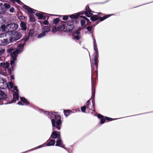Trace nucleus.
<instances>
[{"instance_id": "obj_1", "label": "nucleus", "mask_w": 153, "mask_h": 153, "mask_svg": "<svg viewBox=\"0 0 153 153\" xmlns=\"http://www.w3.org/2000/svg\"><path fill=\"white\" fill-rule=\"evenodd\" d=\"M49 116L51 120V123L53 127V129L55 128L58 130H60L62 124L61 117L59 115H56L54 114L50 113L49 114Z\"/></svg>"}, {"instance_id": "obj_2", "label": "nucleus", "mask_w": 153, "mask_h": 153, "mask_svg": "<svg viewBox=\"0 0 153 153\" xmlns=\"http://www.w3.org/2000/svg\"><path fill=\"white\" fill-rule=\"evenodd\" d=\"M82 15L80 14H78V18H77V19H80L81 25V27H78L77 28V40L81 38V36L79 35L80 33V31L81 30L83 29L84 27L88 24V22L89 21V19L85 16L80 15Z\"/></svg>"}, {"instance_id": "obj_3", "label": "nucleus", "mask_w": 153, "mask_h": 153, "mask_svg": "<svg viewBox=\"0 0 153 153\" xmlns=\"http://www.w3.org/2000/svg\"><path fill=\"white\" fill-rule=\"evenodd\" d=\"M88 5L85 7V11H81L77 13V18H78V14H84L88 17H91L90 19L93 21H96L99 19V16L97 15H93ZM94 13V12L92 11Z\"/></svg>"}, {"instance_id": "obj_4", "label": "nucleus", "mask_w": 153, "mask_h": 153, "mask_svg": "<svg viewBox=\"0 0 153 153\" xmlns=\"http://www.w3.org/2000/svg\"><path fill=\"white\" fill-rule=\"evenodd\" d=\"M1 44L2 45H6L11 42L9 35L6 34L0 35Z\"/></svg>"}, {"instance_id": "obj_5", "label": "nucleus", "mask_w": 153, "mask_h": 153, "mask_svg": "<svg viewBox=\"0 0 153 153\" xmlns=\"http://www.w3.org/2000/svg\"><path fill=\"white\" fill-rule=\"evenodd\" d=\"M24 46V43L22 44H20L18 49L10 54V56L13 60L15 61L16 59L17 55L21 53Z\"/></svg>"}, {"instance_id": "obj_6", "label": "nucleus", "mask_w": 153, "mask_h": 153, "mask_svg": "<svg viewBox=\"0 0 153 153\" xmlns=\"http://www.w3.org/2000/svg\"><path fill=\"white\" fill-rule=\"evenodd\" d=\"M24 7L30 13H34L38 17V19H40L42 18L44 19H45V17H44L43 14L42 13H36V10L30 8L25 5L24 6Z\"/></svg>"}, {"instance_id": "obj_7", "label": "nucleus", "mask_w": 153, "mask_h": 153, "mask_svg": "<svg viewBox=\"0 0 153 153\" xmlns=\"http://www.w3.org/2000/svg\"><path fill=\"white\" fill-rule=\"evenodd\" d=\"M22 36L21 34L18 32H13L10 38L11 42L16 41L19 39Z\"/></svg>"}, {"instance_id": "obj_8", "label": "nucleus", "mask_w": 153, "mask_h": 153, "mask_svg": "<svg viewBox=\"0 0 153 153\" xmlns=\"http://www.w3.org/2000/svg\"><path fill=\"white\" fill-rule=\"evenodd\" d=\"M18 27V25L15 23L9 24L6 25V28L9 31L16 30Z\"/></svg>"}, {"instance_id": "obj_9", "label": "nucleus", "mask_w": 153, "mask_h": 153, "mask_svg": "<svg viewBox=\"0 0 153 153\" xmlns=\"http://www.w3.org/2000/svg\"><path fill=\"white\" fill-rule=\"evenodd\" d=\"M74 23L72 20L69 21L67 24V26L66 27V30L69 31L72 30L74 28Z\"/></svg>"}, {"instance_id": "obj_10", "label": "nucleus", "mask_w": 153, "mask_h": 153, "mask_svg": "<svg viewBox=\"0 0 153 153\" xmlns=\"http://www.w3.org/2000/svg\"><path fill=\"white\" fill-rule=\"evenodd\" d=\"M7 86V83L5 80L0 78V88L4 89Z\"/></svg>"}, {"instance_id": "obj_11", "label": "nucleus", "mask_w": 153, "mask_h": 153, "mask_svg": "<svg viewBox=\"0 0 153 153\" xmlns=\"http://www.w3.org/2000/svg\"><path fill=\"white\" fill-rule=\"evenodd\" d=\"M51 138L55 139L57 138L58 139L61 137L60 133H58L56 131H54L53 132L51 136Z\"/></svg>"}, {"instance_id": "obj_12", "label": "nucleus", "mask_w": 153, "mask_h": 153, "mask_svg": "<svg viewBox=\"0 0 153 153\" xmlns=\"http://www.w3.org/2000/svg\"><path fill=\"white\" fill-rule=\"evenodd\" d=\"M93 45L94 50L95 51L96 55L95 56H97V57L98 56V51L97 49V46L96 42V40L95 38H93Z\"/></svg>"}, {"instance_id": "obj_13", "label": "nucleus", "mask_w": 153, "mask_h": 153, "mask_svg": "<svg viewBox=\"0 0 153 153\" xmlns=\"http://www.w3.org/2000/svg\"><path fill=\"white\" fill-rule=\"evenodd\" d=\"M97 117L100 119V123L101 124L104 123L105 121L106 118L105 117L100 114H97Z\"/></svg>"}, {"instance_id": "obj_14", "label": "nucleus", "mask_w": 153, "mask_h": 153, "mask_svg": "<svg viewBox=\"0 0 153 153\" xmlns=\"http://www.w3.org/2000/svg\"><path fill=\"white\" fill-rule=\"evenodd\" d=\"M58 140L56 141V146H60L62 147H64V145L62 144L61 138L60 137L59 138L57 139Z\"/></svg>"}, {"instance_id": "obj_15", "label": "nucleus", "mask_w": 153, "mask_h": 153, "mask_svg": "<svg viewBox=\"0 0 153 153\" xmlns=\"http://www.w3.org/2000/svg\"><path fill=\"white\" fill-rule=\"evenodd\" d=\"M92 76H91V86H92V96L94 97L95 95V88L94 85L93 84V82L92 80Z\"/></svg>"}, {"instance_id": "obj_16", "label": "nucleus", "mask_w": 153, "mask_h": 153, "mask_svg": "<svg viewBox=\"0 0 153 153\" xmlns=\"http://www.w3.org/2000/svg\"><path fill=\"white\" fill-rule=\"evenodd\" d=\"M1 66L3 68H7L9 66V63L6 62H1L0 63Z\"/></svg>"}, {"instance_id": "obj_17", "label": "nucleus", "mask_w": 153, "mask_h": 153, "mask_svg": "<svg viewBox=\"0 0 153 153\" xmlns=\"http://www.w3.org/2000/svg\"><path fill=\"white\" fill-rule=\"evenodd\" d=\"M98 59L97 56H95V58L94 60L92 61L93 64L96 66L97 68L98 66Z\"/></svg>"}, {"instance_id": "obj_18", "label": "nucleus", "mask_w": 153, "mask_h": 153, "mask_svg": "<svg viewBox=\"0 0 153 153\" xmlns=\"http://www.w3.org/2000/svg\"><path fill=\"white\" fill-rule=\"evenodd\" d=\"M55 143V141L54 140H51L47 144V146H53Z\"/></svg>"}, {"instance_id": "obj_19", "label": "nucleus", "mask_w": 153, "mask_h": 153, "mask_svg": "<svg viewBox=\"0 0 153 153\" xmlns=\"http://www.w3.org/2000/svg\"><path fill=\"white\" fill-rule=\"evenodd\" d=\"M6 97V95L2 91L0 90V100L5 98Z\"/></svg>"}, {"instance_id": "obj_20", "label": "nucleus", "mask_w": 153, "mask_h": 153, "mask_svg": "<svg viewBox=\"0 0 153 153\" xmlns=\"http://www.w3.org/2000/svg\"><path fill=\"white\" fill-rule=\"evenodd\" d=\"M112 15H108L103 17H100V22H102L105 19L107 18H108L111 16Z\"/></svg>"}, {"instance_id": "obj_21", "label": "nucleus", "mask_w": 153, "mask_h": 153, "mask_svg": "<svg viewBox=\"0 0 153 153\" xmlns=\"http://www.w3.org/2000/svg\"><path fill=\"white\" fill-rule=\"evenodd\" d=\"M21 26L22 30H25L27 29L26 24L23 22L21 23Z\"/></svg>"}, {"instance_id": "obj_22", "label": "nucleus", "mask_w": 153, "mask_h": 153, "mask_svg": "<svg viewBox=\"0 0 153 153\" xmlns=\"http://www.w3.org/2000/svg\"><path fill=\"white\" fill-rule=\"evenodd\" d=\"M13 100L15 101H16V100H19V95L18 93H15V94H13Z\"/></svg>"}, {"instance_id": "obj_23", "label": "nucleus", "mask_w": 153, "mask_h": 153, "mask_svg": "<svg viewBox=\"0 0 153 153\" xmlns=\"http://www.w3.org/2000/svg\"><path fill=\"white\" fill-rule=\"evenodd\" d=\"M29 16L30 21L31 22H34L35 21L34 16L33 14H30Z\"/></svg>"}, {"instance_id": "obj_24", "label": "nucleus", "mask_w": 153, "mask_h": 153, "mask_svg": "<svg viewBox=\"0 0 153 153\" xmlns=\"http://www.w3.org/2000/svg\"><path fill=\"white\" fill-rule=\"evenodd\" d=\"M15 49V48L13 46L9 47L8 48L7 51L9 53H11L13 51H14Z\"/></svg>"}, {"instance_id": "obj_25", "label": "nucleus", "mask_w": 153, "mask_h": 153, "mask_svg": "<svg viewBox=\"0 0 153 153\" xmlns=\"http://www.w3.org/2000/svg\"><path fill=\"white\" fill-rule=\"evenodd\" d=\"M59 30H60L59 27H55L53 28L52 30L53 33H55Z\"/></svg>"}, {"instance_id": "obj_26", "label": "nucleus", "mask_w": 153, "mask_h": 153, "mask_svg": "<svg viewBox=\"0 0 153 153\" xmlns=\"http://www.w3.org/2000/svg\"><path fill=\"white\" fill-rule=\"evenodd\" d=\"M7 87H8L9 88H13V84L12 82H10L7 85Z\"/></svg>"}, {"instance_id": "obj_27", "label": "nucleus", "mask_w": 153, "mask_h": 153, "mask_svg": "<svg viewBox=\"0 0 153 153\" xmlns=\"http://www.w3.org/2000/svg\"><path fill=\"white\" fill-rule=\"evenodd\" d=\"M21 100L23 102H24L26 103L27 104H29V103H28V102L27 101L26 99H25V98L24 97H20Z\"/></svg>"}, {"instance_id": "obj_28", "label": "nucleus", "mask_w": 153, "mask_h": 153, "mask_svg": "<svg viewBox=\"0 0 153 153\" xmlns=\"http://www.w3.org/2000/svg\"><path fill=\"white\" fill-rule=\"evenodd\" d=\"M70 111L69 110H65L64 111L65 115L67 116L69 114Z\"/></svg>"}, {"instance_id": "obj_29", "label": "nucleus", "mask_w": 153, "mask_h": 153, "mask_svg": "<svg viewBox=\"0 0 153 153\" xmlns=\"http://www.w3.org/2000/svg\"><path fill=\"white\" fill-rule=\"evenodd\" d=\"M5 51V49L4 48H0V56L3 54Z\"/></svg>"}, {"instance_id": "obj_30", "label": "nucleus", "mask_w": 153, "mask_h": 153, "mask_svg": "<svg viewBox=\"0 0 153 153\" xmlns=\"http://www.w3.org/2000/svg\"><path fill=\"white\" fill-rule=\"evenodd\" d=\"M45 35V32H43L39 34L38 36H37V37L38 38H40L42 37H43Z\"/></svg>"}, {"instance_id": "obj_31", "label": "nucleus", "mask_w": 153, "mask_h": 153, "mask_svg": "<svg viewBox=\"0 0 153 153\" xmlns=\"http://www.w3.org/2000/svg\"><path fill=\"white\" fill-rule=\"evenodd\" d=\"M59 27L60 28V30H63L65 28L66 25L65 24H63L61 26Z\"/></svg>"}, {"instance_id": "obj_32", "label": "nucleus", "mask_w": 153, "mask_h": 153, "mask_svg": "<svg viewBox=\"0 0 153 153\" xmlns=\"http://www.w3.org/2000/svg\"><path fill=\"white\" fill-rule=\"evenodd\" d=\"M4 6L6 9H9L10 7V5L8 3H5L4 4Z\"/></svg>"}, {"instance_id": "obj_33", "label": "nucleus", "mask_w": 153, "mask_h": 153, "mask_svg": "<svg viewBox=\"0 0 153 153\" xmlns=\"http://www.w3.org/2000/svg\"><path fill=\"white\" fill-rule=\"evenodd\" d=\"M43 29L44 30V32L46 33L49 32L50 30V29L46 27H44Z\"/></svg>"}, {"instance_id": "obj_34", "label": "nucleus", "mask_w": 153, "mask_h": 153, "mask_svg": "<svg viewBox=\"0 0 153 153\" xmlns=\"http://www.w3.org/2000/svg\"><path fill=\"white\" fill-rule=\"evenodd\" d=\"M92 27V26H88L87 28V30H88V31L91 33H92V32L91 31Z\"/></svg>"}, {"instance_id": "obj_35", "label": "nucleus", "mask_w": 153, "mask_h": 153, "mask_svg": "<svg viewBox=\"0 0 153 153\" xmlns=\"http://www.w3.org/2000/svg\"><path fill=\"white\" fill-rule=\"evenodd\" d=\"M87 108L85 106H84L81 107V110L83 112L85 113V110Z\"/></svg>"}, {"instance_id": "obj_36", "label": "nucleus", "mask_w": 153, "mask_h": 153, "mask_svg": "<svg viewBox=\"0 0 153 153\" xmlns=\"http://www.w3.org/2000/svg\"><path fill=\"white\" fill-rule=\"evenodd\" d=\"M59 18H56L54 20L53 23L55 24H57L59 21Z\"/></svg>"}, {"instance_id": "obj_37", "label": "nucleus", "mask_w": 153, "mask_h": 153, "mask_svg": "<svg viewBox=\"0 0 153 153\" xmlns=\"http://www.w3.org/2000/svg\"><path fill=\"white\" fill-rule=\"evenodd\" d=\"M76 32L72 34V36H73V38L74 39H76Z\"/></svg>"}, {"instance_id": "obj_38", "label": "nucleus", "mask_w": 153, "mask_h": 153, "mask_svg": "<svg viewBox=\"0 0 153 153\" xmlns=\"http://www.w3.org/2000/svg\"><path fill=\"white\" fill-rule=\"evenodd\" d=\"M90 103V100H88L86 103V107L87 108H89V106Z\"/></svg>"}, {"instance_id": "obj_39", "label": "nucleus", "mask_w": 153, "mask_h": 153, "mask_svg": "<svg viewBox=\"0 0 153 153\" xmlns=\"http://www.w3.org/2000/svg\"><path fill=\"white\" fill-rule=\"evenodd\" d=\"M70 17L71 19H76V16L75 15H72L70 16Z\"/></svg>"}, {"instance_id": "obj_40", "label": "nucleus", "mask_w": 153, "mask_h": 153, "mask_svg": "<svg viewBox=\"0 0 153 153\" xmlns=\"http://www.w3.org/2000/svg\"><path fill=\"white\" fill-rule=\"evenodd\" d=\"M105 118L106 120H107L108 121H111L113 120V119L111 118H109V117H105Z\"/></svg>"}, {"instance_id": "obj_41", "label": "nucleus", "mask_w": 153, "mask_h": 153, "mask_svg": "<svg viewBox=\"0 0 153 153\" xmlns=\"http://www.w3.org/2000/svg\"><path fill=\"white\" fill-rule=\"evenodd\" d=\"M14 60H11L10 62V65L13 67L14 66Z\"/></svg>"}, {"instance_id": "obj_42", "label": "nucleus", "mask_w": 153, "mask_h": 153, "mask_svg": "<svg viewBox=\"0 0 153 153\" xmlns=\"http://www.w3.org/2000/svg\"><path fill=\"white\" fill-rule=\"evenodd\" d=\"M68 17L67 16H63V19L64 20H67Z\"/></svg>"}, {"instance_id": "obj_43", "label": "nucleus", "mask_w": 153, "mask_h": 153, "mask_svg": "<svg viewBox=\"0 0 153 153\" xmlns=\"http://www.w3.org/2000/svg\"><path fill=\"white\" fill-rule=\"evenodd\" d=\"M14 9L13 7H11L10 9V11L11 13H13L14 11Z\"/></svg>"}, {"instance_id": "obj_44", "label": "nucleus", "mask_w": 153, "mask_h": 153, "mask_svg": "<svg viewBox=\"0 0 153 153\" xmlns=\"http://www.w3.org/2000/svg\"><path fill=\"white\" fill-rule=\"evenodd\" d=\"M1 28L2 29H5V30H7V29L6 28V26H5L4 25H1Z\"/></svg>"}, {"instance_id": "obj_45", "label": "nucleus", "mask_w": 153, "mask_h": 153, "mask_svg": "<svg viewBox=\"0 0 153 153\" xmlns=\"http://www.w3.org/2000/svg\"><path fill=\"white\" fill-rule=\"evenodd\" d=\"M14 89L16 91V92H15L16 93H18V89L17 88V87L16 86H15L14 88Z\"/></svg>"}, {"instance_id": "obj_46", "label": "nucleus", "mask_w": 153, "mask_h": 153, "mask_svg": "<svg viewBox=\"0 0 153 153\" xmlns=\"http://www.w3.org/2000/svg\"><path fill=\"white\" fill-rule=\"evenodd\" d=\"M30 33L31 34V35H32L34 33V32L33 30H30Z\"/></svg>"}, {"instance_id": "obj_47", "label": "nucleus", "mask_w": 153, "mask_h": 153, "mask_svg": "<svg viewBox=\"0 0 153 153\" xmlns=\"http://www.w3.org/2000/svg\"><path fill=\"white\" fill-rule=\"evenodd\" d=\"M43 23L45 25H47L48 24V22L47 21H44L43 22Z\"/></svg>"}, {"instance_id": "obj_48", "label": "nucleus", "mask_w": 153, "mask_h": 153, "mask_svg": "<svg viewBox=\"0 0 153 153\" xmlns=\"http://www.w3.org/2000/svg\"><path fill=\"white\" fill-rule=\"evenodd\" d=\"M8 71L9 75H10L11 73V70L10 69H8Z\"/></svg>"}, {"instance_id": "obj_49", "label": "nucleus", "mask_w": 153, "mask_h": 153, "mask_svg": "<svg viewBox=\"0 0 153 153\" xmlns=\"http://www.w3.org/2000/svg\"><path fill=\"white\" fill-rule=\"evenodd\" d=\"M18 104L20 105H23V104H22L21 102H18Z\"/></svg>"}, {"instance_id": "obj_50", "label": "nucleus", "mask_w": 153, "mask_h": 153, "mask_svg": "<svg viewBox=\"0 0 153 153\" xmlns=\"http://www.w3.org/2000/svg\"><path fill=\"white\" fill-rule=\"evenodd\" d=\"M16 1L17 2H18L19 4H20V2H21L19 0H16Z\"/></svg>"}, {"instance_id": "obj_51", "label": "nucleus", "mask_w": 153, "mask_h": 153, "mask_svg": "<svg viewBox=\"0 0 153 153\" xmlns=\"http://www.w3.org/2000/svg\"><path fill=\"white\" fill-rule=\"evenodd\" d=\"M11 79H14V76H11Z\"/></svg>"}, {"instance_id": "obj_52", "label": "nucleus", "mask_w": 153, "mask_h": 153, "mask_svg": "<svg viewBox=\"0 0 153 153\" xmlns=\"http://www.w3.org/2000/svg\"><path fill=\"white\" fill-rule=\"evenodd\" d=\"M12 1H14L15 0H10Z\"/></svg>"}, {"instance_id": "obj_53", "label": "nucleus", "mask_w": 153, "mask_h": 153, "mask_svg": "<svg viewBox=\"0 0 153 153\" xmlns=\"http://www.w3.org/2000/svg\"><path fill=\"white\" fill-rule=\"evenodd\" d=\"M0 1H4V0H0Z\"/></svg>"}, {"instance_id": "obj_54", "label": "nucleus", "mask_w": 153, "mask_h": 153, "mask_svg": "<svg viewBox=\"0 0 153 153\" xmlns=\"http://www.w3.org/2000/svg\"><path fill=\"white\" fill-rule=\"evenodd\" d=\"M99 23V22H98L95 25H97V24H98Z\"/></svg>"}, {"instance_id": "obj_55", "label": "nucleus", "mask_w": 153, "mask_h": 153, "mask_svg": "<svg viewBox=\"0 0 153 153\" xmlns=\"http://www.w3.org/2000/svg\"><path fill=\"white\" fill-rule=\"evenodd\" d=\"M93 81V84H94V81Z\"/></svg>"}, {"instance_id": "obj_56", "label": "nucleus", "mask_w": 153, "mask_h": 153, "mask_svg": "<svg viewBox=\"0 0 153 153\" xmlns=\"http://www.w3.org/2000/svg\"><path fill=\"white\" fill-rule=\"evenodd\" d=\"M41 146H39V147H40Z\"/></svg>"}, {"instance_id": "obj_57", "label": "nucleus", "mask_w": 153, "mask_h": 153, "mask_svg": "<svg viewBox=\"0 0 153 153\" xmlns=\"http://www.w3.org/2000/svg\"><path fill=\"white\" fill-rule=\"evenodd\" d=\"M79 111H80V110H79Z\"/></svg>"}]
</instances>
